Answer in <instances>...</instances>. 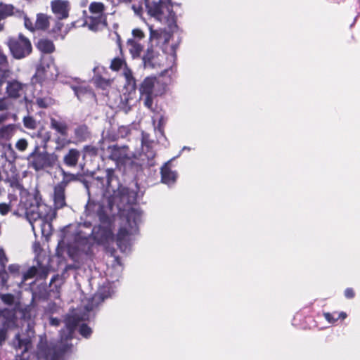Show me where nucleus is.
Masks as SVG:
<instances>
[{"label": "nucleus", "instance_id": "f257e3e1", "mask_svg": "<svg viewBox=\"0 0 360 360\" xmlns=\"http://www.w3.org/2000/svg\"><path fill=\"white\" fill-rule=\"evenodd\" d=\"M117 179L114 177L112 169L105 170V176H97L94 179L90 186H87L89 195L94 186L101 190L102 198L101 201L95 202L89 200L86 205L85 213L90 217H97L100 224L91 229L90 221H84L78 224L74 233L73 243L69 247V253L76 259L82 255H88L91 252L94 243H105L113 238L112 222L108 216V212L113 205H117L119 210L124 208L125 205L134 203L137 193L128 188L112 185Z\"/></svg>", "mask_w": 360, "mask_h": 360}, {"label": "nucleus", "instance_id": "f03ea898", "mask_svg": "<svg viewBox=\"0 0 360 360\" xmlns=\"http://www.w3.org/2000/svg\"><path fill=\"white\" fill-rule=\"evenodd\" d=\"M176 28L153 29L152 26L150 30V43L151 47L148 48L146 53L143 57V63L145 68H155L163 66L165 54H169L174 57L175 47L169 45L172 37V33Z\"/></svg>", "mask_w": 360, "mask_h": 360}, {"label": "nucleus", "instance_id": "7ed1b4c3", "mask_svg": "<svg viewBox=\"0 0 360 360\" xmlns=\"http://www.w3.org/2000/svg\"><path fill=\"white\" fill-rule=\"evenodd\" d=\"M96 302L91 300V303L85 307V311L82 314L80 309H77L68 314L65 320V328L60 332V349L62 352H66L72 346L68 341L72 339L75 328L82 321L89 319V313L93 310Z\"/></svg>", "mask_w": 360, "mask_h": 360}, {"label": "nucleus", "instance_id": "20e7f679", "mask_svg": "<svg viewBox=\"0 0 360 360\" xmlns=\"http://www.w3.org/2000/svg\"><path fill=\"white\" fill-rule=\"evenodd\" d=\"M167 86V82L164 81L163 75L146 77L139 86L140 101L146 108L153 110L154 99L166 92Z\"/></svg>", "mask_w": 360, "mask_h": 360}, {"label": "nucleus", "instance_id": "39448f33", "mask_svg": "<svg viewBox=\"0 0 360 360\" xmlns=\"http://www.w3.org/2000/svg\"><path fill=\"white\" fill-rule=\"evenodd\" d=\"M146 7L149 15L170 29L176 28V15L170 0H146Z\"/></svg>", "mask_w": 360, "mask_h": 360}, {"label": "nucleus", "instance_id": "423d86ee", "mask_svg": "<svg viewBox=\"0 0 360 360\" xmlns=\"http://www.w3.org/2000/svg\"><path fill=\"white\" fill-rule=\"evenodd\" d=\"M142 212L135 208L128 210L126 216V225L121 227L117 235V243L122 251H126L130 245L131 236L137 233L139 224L141 220Z\"/></svg>", "mask_w": 360, "mask_h": 360}, {"label": "nucleus", "instance_id": "0eeeda50", "mask_svg": "<svg viewBox=\"0 0 360 360\" xmlns=\"http://www.w3.org/2000/svg\"><path fill=\"white\" fill-rule=\"evenodd\" d=\"M51 212V208L45 204H37L26 208L25 216L34 232L37 226H39L43 235L49 232L51 228V224L49 221L51 219L49 216Z\"/></svg>", "mask_w": 360, "mask_h": 360}, {"label": "nucleus", "instance_id": "6e6552de", "mask_svg": "<svg viewBox=\"0 0 360 360\" xmlns=\"http://www.w3.org/2000/svg\"><path fill=\"white\" fill-rule=\"evenodd\" d=\"M27 165L37 172L53 167L58 161L57 155L46 150H41L38 145L27 157Z\"/></svg>", "mask_w": 360, "mask_h": 360}, {"label": "nucleus", "instance_id": "1a4fd4ad", "mask_svg": "<svg viewBox=\"0 0 360 360\" xmlns=\"http://www.w3.org/2000/svg\"><path fill=\"white\" fill-rule=\"evenodd\" d=\"M90 15L86 17L84 24L90 30L96 32L105 28L107 25L105 7L103 3L92 2L89 5Z\"/></svg>", "mask_w": 360, "mask_h": 360}, {"label": "nucleus", "instance_id": "9d476101", "mask_svg": "<svg viewBox=\"0 0 360 360\" xmlns=\"http://www.w3.org/2000/svg\"><path fill=\"white\" fill-rule=\"evenodd\" d=\"M100 149L104 152V154L110 160L115 161L117 165H123L129 162L134 154L130 151L126 146H118L117 145L108 146L105 148V141L103 139L99 141Z\"/></svg>", "mask_w": 360, "mask_h": 360}, {"label": "nucleus", "instance_id": "9b49d317", "mask_svg": "<svg viewBox=\"0 0 360 360\" xmlns=\"http://www.w3.org/2000/svg\"><path fill=\"white\" fill-rule=\"evenodd\" d=\"M7 45L15 59L25 58L32 52V45L30 40L21 34L18 37L9 38Z\"/></svg>", "mask_w": 360, "mask_h": 360}, {"label": "nucleus", "instance_id": "f8f14e48", "mask_svg": "<svg viewBox=\"0 0 360 360\" xmlns=\"http://www.w3.org/2000/svg\"><path fill=\"white\" fill-rule=\"evenodd\" d=\"M58 75V71L52 62L44 61L37 66L36 73L32 78V83H43L46 80H54Z\"/></svg>", "mask_w": 360, "mask_h": 360}, {"label": "nucleus", "instance_id": "ddd939ff", "mask_svg": "<svg viewBox=\"0 0 360 360\" xmlns=\"http://www.w3.org/2000/svg\"><path fill=\"white\" fill-rule=\"evenodd\" d=\"M17 326L15 309L0 310V345L5 341L6 330Z\"/></svg>", "mask_w": 360, "mask_h": 360}, {"label": "nucleus", "instance_id": "4468645a", "mask_svg": "<svg viewBox=\"0 0 360 360\" xmlns=\"http://www.w3.org/2000/svg\"><path fill=\"white\" fill-rule=\"evenodd\" d=\"M110 68L115 71L122 69V75L125 79V86L129 91L135 90L136 79L133 76L131 70L127 67L124 60L120 58H114L111 62Z\"/></svg>", "mask_w": 360, "mask_h": 360}, {"label": "nucleus", "instance_id": "2eb2a0df", "mask_svg": "<svg viewBox=\"0 0 360 360\" xmlns=\"http://www.w3.org/2000/svg\"><path fill=\"white\" fill-rule=\"evenodd\" d=\"M6 82V93L9 98H18L23 96L25 102H27V98L25 96V93L27 89V85L26 84L22 83L16 79H11Z\"/></svg>", "mask_w": 360, "mask_h": 360}, {"label": "nucleus", "instance_id": "dca6fc26", "mask_svg": "<svg viewBox=\"0 0 360 360\" xmlns=\"http://www.w3.org/2000/svg\"><path fill=\"white\" fill-rule=\"evenodd\" d=\"M34 336V331L29 329L27 335L16 334L13 340V347L20 351L22 355H24L32 347V337Z\"/></svg>", "mask_w": 360, "mask_h": 360}, {"label": "nucleus", "instance_id": "f3484780", "mask_svg": "<svg viewBox=\"0 0 360 360\" xmlns=\"http://www.w3.org/2000/svg\"><path fill=\"white\" fill-rule=\"evenodd\" d=\"M119 278V276H117ZM118 281V278L112 281H107L101 286L96 293L92 297L93 302H96L98 304V301L103 302L105 299L110 297L114 292L116 285L115 281Z\"/></svg>", "mask_w": 360, "mask_h": 360}, {"label": "nucleus", "instance_id": "a211bd4d", "mask_svg": "<svg viewBox=\"0 0 360 360\" xmlns=\"http://www.w3.org/2000/svg\"><path fill=\"white\" fill-rule=\"evenodd\" d=\"M16 131L17 127L14 124H5L0 127V144L4 146L5 149L13 151L12 145L6 142L12 139Z\"/></svg>", "mask_w": 360, "mask_h": 360}, {"label": "nucleus", "instance_id": "6ab92c4d", "mask_svg": "<svg viewBox=\"0 0 360 360\" xmlns=\"http://www.w3.org/2000/svg\"><path fill=\"white\" fill-rule=\"evenodd\" d=\"M68 184V180H62L54 187L53 200L56 209H61L66 205L65 189Z\"/></svg>", "mask_w": 360, "mask_h": 360}, {"label": "nucleus", "instance_id": "aec40b11", "mask_svg": "<svg viewBox=\"0 0 360 360\" xmlns=\"http://www.w3.org/2000/svg\"><path fill=\"white\" fill-rule=\"evenodd\" d=\"M51 8L58 19L67 18L70 10V3L66 0H53L51 1Z\"/></svg>", "mask_w": 360, "mask_h": 360}, {"label": "nucleus", "instance_id": "412c9836", "mask_svg": "<svg viewBox=\"0 0 360 360\" xmlns=\"http://www.w3.org/2000/svg\"><path fill=\"white\" fill-rule=\"evenodd\" d=\"M105 70L104 68L101 65H96L94 68L93 72L94 73V80L95 84L105 89L108 86H110L112 80L109 79H105L101 76V74Z\"/></svg>", "mask_w": 360, "mask_h": 360}, {"label": "nucleus", "instance_id": "4be33fe9", "mask_svg": "<svg viewBox=\"0 0 360 360\" xmlns=\"http://www.w3.org/2000/svg\"><path fill=\"white\" fill-rule=\"evenodd\" d=\"M169 162H167L161 168L162 181L167 185L174 184L176 179V172L172 171L169 167Z\"/></svg>", "mask_w": 360, "mask_h": 360}, {"label": "nucleus", "instance_id": "5701e85b", "mask_svg": "<svg viewBox=\"0 0 360 360\" xmlns=\"http://www.w3.org/2000/svg\"><path fill=\"white\" fill-rule=\"evenodd\" d=\"M80 157V152L75 148L69 150L63 158L64 163L68 167H75Z\"/></svg>", "mask_w": 360, "mask_h": 360}, {"label": "nucleus", "instance_id": "b1692460", "mask_svg": "<svg viewBox=\"0 0 360 360\" xmlns=\"http://www.w3.org/2000/svg\"><path fill=\"white\" fill-rule=\"evenodd\" d=\"M143 154L141 155L142 160H145V158L148 160L147 165L148 166H153L154 165L153 158L155 156V150L149 145L143 146Z\"/></svg>", "mask_w": 360, "mask_h": 360}, {"label": "nucleus", "instance_id": "393cba45", "mask_svg": "<svg viewBox=\"0 0 360 360\" xmlns=\"http://www.w3.org/2000/svg\"><path fill=\"white\" fill-rule=\"evenodd\" d=\"M37 48L43 53H50L53 52L55 46L52 41L46 39H41L37 43Z\"/></svg>", "mask_w": 360, "mask_h": 360}, {"label": "nucleus", "instance_id": "a878e982", "mask_svg": "<svg viewBox=\"0 0 360 360\" xmlns=\"http://www.w3.org/2000/svg\"><path fill=\"white\" fill-rule=\"evenodd\" d=\"M51 127L56 130L58 133L60 134L62 136H66L68 134V128L64 122L51 118Z\"/></svg>", "mask_w": 360, "mask_h": 360}, {"label": "nucleus", "instance_id": "bb28decb", "mask_svg": "<svg viewBox=\"0 0 360 360\" xmlns=\"http://www.w3.org/2000/svg\"><path fill=\"white\" fill-rule=\"evenodd\" d=\"M127 47L133 58L139 56L143 49L141 44L134 39L127 41Z\"/></svg>", "mask_w": 360, "mask_h": 360}, {"label": "nucleus", "instance_id": "cd10ccee", "mask_svg": "<svg viewBox=\"0 0 360 360\" xmlns=\"http://www.w3.org/2000/svg\"><path fill=\"white\" fill-rule=\"evenodd\" d=\"M75 134L76 138L79 141H83L86 140L89 137V131L86 126L81 125L77 127L75 129Z\"/></svg>", "mask_w": 360, "mask_h": 360}, {"label": "nucleus", "instance_id": "c85d7f7f", "mask_svg": "<svg viewBox=\"0 0 360 360\" xmlns=\"http://www.w3.org/2000/svg\"><path fill=\"white\" fill-rule=\"evenodd\" d=\"M9 203L1 202L0 203V214L2 216L6 215L11 210L13 202L17 200L16 196L13 194L8 195Z\"/></svg>", "mask_w": 360, "mask_h": 360}, {"label": "nucleus", "instance_id": "c756f323", "mask_svg": "<svg viewBox=\"0 0 360 360\" xmlns=\"http://www.w3.org/2000/svg\"><path fill=\"white\" fill-rule=\"evenodd\" d=\"M35 29L45 30L48 27L49 20L46 15L38 14L35 22Z\"/></svg>", "mask_w": 360, "mask_h": 360}, {"label": "nucleus", "instance_id": "7c9ffc66", "mask_svg": "<svg viewBox=\"0 0 360 360\" xmlns=\"http://www.w3.org/2000/svg\"><path fill=\"white\" fill-rule=\"evenodd\" d=\"M15 8L11 4H1L0 5V17L6 18L11 15L14 13Z\"/></svg>", "mask_w": 360, "mask_h": 360}, {"label": "nucleus", "instance_id": "2f4dec72", "mask_svg": "<svg viewBox=\"0 0 360 360\" xmlns=\"http://www.w3.org/2000/svg\"><path fill=\"white\" fill-rule=\"evenodd\" d=\"M72 89L75 91V94L79 100H81L84 95H91V90L86 87L73 86Z\"/></svg>", "mask_w": 360, "mask_h": 360}, {"label": "nucleus", "instance_id": "473e14b6", "mask_svg": "<svg viewBox=\"0 0 360 360\" xmlns=\"http://www.w3.org/2000/svg\"><path fill=\"white\" fill-rule=\"evenodd\" d=\"M13 105V102L8 98H0V111L11 110Z\"/></svg>", "mask_w": 360, "mask_h": 360}, {"label": "nucleus", "instance_id": "72a5a7b5", "mask_svg": "<svg viewBox=\"0 0 360 360\" xmlns=\"http://www.w3.org/2000/svg\"><path fill=\"white\" fill-rule=\"evenodd\" d=\"M23 124L25 127L29 129H34L37 127V122L31 116L25 117L23 118Z\"/></svg>", "mask_w": 360, "mask_h": 360}, {"label": "nucleus", "instance_id": "f704fd0d", "mask_svg": "<svg viewBox=\"0 0 360 360\" xmlns=\"http://www.w3.org/2000/svg\"><path fill=\"white\" fill-rule=\"evenodd\" d=\"M38 274V269L35 266L30 267L22 276V281L24 282L26 280L33 278L34 276Z\"/></svg>", "mask_w": 360, "mask_h": 360}, {"label": "nucleus", "instance_id": "c9c22d12", "mask_svg": "<svg viewBox=\"0 0 360 360\" xmlns=\"http://www.w3.org/2000/svg\"><path fill=\"white\" fill-rule=\"evenodd\" d=\"M28 147V142L25 139H20L18 140L15 143V148L20 152H24Z\"/></svg>", "mask_w": 360, "mask_h": 360}, {"label": "nucleus", "instance_id": "e433bc0d", "mask_svg": "<svg viewBox=\"0 0 360 360\" xmlns=\"http://www.w3.org/2000/svg\"><path fill=\"white\" fill-rule=\"evenodd\" d=\"M37 103L41 108H47L53 103V101L51 98H38Z\"/></svg>", "mask_w": 360, "mask_h": 360}, {"label": "nucleus", "instance_id": "4c0bfd02", "mask_svg": "<svg viewBox=\"0 0 360 360\" xmlns=\"http://www.w3.org/2000/svg\"><path fill=\"white\" fill-rule=\"evenodd\" d=\"M84 155L94 156L98 153V148L94 146H86L84 148Z\"/></svg>", "mask_w": 360, "mask_h": 360}, {"label": "nucleus", "instance_id": "58836bf2", "mask_svg": "<svg viewBox=\"0 0 360 360\" xmlns=\"http://www.w3.org/2000/svg\"><path fill=\"white\" fill-rule=\"evenodd\" d=\"M79 333L84 338H88L91 335L92 330L91 328L86 324H82L79 329Z\"/></svg>", "mask_w": 360, "mask_h": 360}, {"label": "nucleus", "instance_id": "ea45409f", "mask_svg": "<svg viewBox=\"0 0 360 360\" xmlns=\"http://www.w3.org/2000/svg\"><path fill=\"white\" fill-rule=\"evenodd\" d=\"M2 302L8 305H12L14 302V296L11 294H4L1 296Z\"/></svg>", "mask_w": 360, "mask_h": 360}, {"label": "nucleus", "instance_id": "a19ab883", "mask_svg": "<svg viewBox=\"0 0 360 360\" xmlns=\"http://www.w3.org/2000/svg\"><path fill=\"white\" fill-rule=\"evenodd\" d=\"M38 356H39V357H44V358H47V356H48L46 349L44 348L43 339L41 337L40 342L38 345Z\"/></svg>", "mask_w": 360, "mask_h": 360}, {"label": "nucleus", "instance_id": "79ce46f5", "mask_svg": "<svg viewBox=\"0 0 360 360\" xmlns=\"http://www.w3.org/2000/svg\"><path fill=\"white\" fill-rule=\"evenodd\" d=\"M323 316L325 319L330 323H335L338 321L337 314L324 313Z\"/></svg>", "mask_w": 360, "mask_h": 360}, {"label": "nucleus", "instance_id": "37998d69", "mask_svg": "<svg viewBox=\"0 0 360 360\" xmlns=\"http://www.w3.org/2000/svg\"><path fill=\"white\" fill-rule=\"evenodd\" d=\"M7 262L8 259L6 257L4 251L3 250V249H0V267L4 269Z\"/></svg>", "mask_w": 360, "mask_h": 360}, {"label": "nucleus", "instance_id": "c03bdc74", "mask_svg": "<svg viewBox=\"0 0 360 360\" xmlns=\"http://www.w3.org/2000/svg\"><path fill=\"white\" fill-rule=\"evenodd\" d=\"M56 143H57V147H56V149L57 150H59L62 148H63L65 145H67L68 143H70V141H68L65 138H58L56 141Z\"/></svg>", "mask_w": 360, "mask_h": 360}, {"label": "nucleus", "instance_id": "a18cd8bd", "mask_svg": "<svg viewBox=\"0 0 360 360\" xmlns=\"http://www.w3.org/2000/svg\"><path fill=\"white\" fill-rule=\"evenodd\" d=\"M24 23L25 26L27 29L30 30V31H34L35 29V24H34L31 20H30L28 18L25 17L24 18Z\"/></svg>", "mask_w": 360, "mask_h": 360}, {"label": "nucleus", "instance_id": "49530a36", "mask_svg": "<svg viewBox=\"0 0 360 360\" xmlns=\"http://www.w3.org/2000/svg\"><path fill=\"white\" fill-rule=\"evenodd\" d=\"M0 278L1 280L2 285H5L8 282V275L4 269H3V270L0 271Z\"/></svg>", "mask_w": 360, "mask_h": 360}, {"label": "nucleus", "instance_id": "de8ad7c7", "mask_svg": "<svg viewBox=\"0 0 360 360\" xmlns=\"http://www.w3.org/2000/svg\"><path fill=\"white\" fill-rule=\"evenodd\" d=\"M60 170H61V172L63 175V180H68V182L71 180H73L75 179V175L72 174H70V173H68L66 172L63 169L60 168Z\"/></svg>", "mask_w": 360, "mask_h": 360}, {"label": "nucleus", "instance_id": "09e8293b", "mask_svg": "<svg viewBox=\"0 0 360 360\" xmlns=\"http://www.w3.org/2000/svg\"><path fill=\"white\" fill-rule=\"evenodd\" d=\"M8 269L11 274H18L20 271V266L16 264H13L8 266Z\"/></svg>", "mask_w": 360, "mask_h": 360}, {"label": "nucleus", "instance_id": "8fccbe9b", "mask_svg": "<svg viewBox=\"0 0 360 360\" xmlns=\"http://www.w3.org/2000/svg\"><path fill=\"white\" fill-rule=\"evenodd\" d=\"M133 36L136 38L142 39L144 37L143 32L139 29H135L132 31Z\"/></svg>", "mask_w": 360, "mask_h": 360}, {"label": "nucleus", "instance_id": "3c124183", "mask_svg": "<svg viewBox=\"0 0 360 360\" xmlns=\"http://www.w3.org/2000/svg\"><path fill=\"white\" fill-rule=\"evenodd\" d=\"M345 296L349 299L353 298L354 296V290L352 288H347L345 291Z\"/></svg>", "mask_w": 360, "mask_h": 360}, {"label": "nucleus", "instance_id": "603ef678", "mask_svg": "<svg viewBox=\"0 0 360 360\" xmlns=\"http://www.w3.org/2000/svg\"><path fill=\"white\" fill-rule=\"evenodd\" d=\"M60 321L56 318H51L50 323L52 326H58Z\"/></svg>", "mask_w": 360, "mask_h": 360}, {"label": "nucleus", "instance_id": "864d4df0", "mask_svg": "<svg viewBox=\"0 0 360 360\" xmlns=\"http://www.w3.org/2000/svg\"><path fill=\"white\" fill-rule=\"evenodd\" d=\"M133 9L137 15H141V8H140L139 6L136 7V6H133Z\"/></svg>", "mask_w": 360, "mask_h": 360}, {"label": "nucleus", "instance_id": "5fc2aeb1", "mask_svg": "<svg viewBox=\"0 0 360 360\" xmlns=\"http://www.w3.org/2000/svg\"><path fill=\"white\" fill-rule=\"evenodd\" d=\"M7 119V115L5 114H0V124L6 121Z\"/></svg>", "mask_w": 360, "mask_h": 360}, {"label": "nucleus", "instance_id": "6e6d98bb", "mask_svg": "<svg viewBox=\"0 0 360 360\" xmlns=\"http://www.w3.org/2000/svg\"><path fill=\"white\" fill-rule=\"evenodd\" d=\"M337 317H338V319H344L346 317V314L344 312H341V313L337 314Z\"/></svg>", "mask_w": 360, "mask_h": 360}, {"label": "nucleus", "instance_id": "4d7b16f0", "mask_svg": "<svg viewBox=\"0 0 360 360\" xmlns=\"http://www.w3.org/2000/svg\"><path fill=\"white\" fill-rule=\"evenodd\" d=\"M17 188H18L22 193H27V191L25 190L22 189V187L19 184L17 185Z\"/></svg>", "mask_w": 360, "mask_h": 360}, {"label": "nucleus", "instance_id": "13d9d810", "mask_svg": "<svg viewBox=\"0 0 360 360\" xmlns=\"http://www.w3.org/2000/svg\"><path fill=\"white\" fill-rule=\"evenodd\" d=\"M1 20H4V18H2L1 17H0V21H1ZM4 30V23H2L1 22H0V32Z\"/></svg>", "mask_w": 360, "mask_h": 360}, {"label": "nucleus", "instance_id": "bf43d9fd", "mask_svg": "<svg viewBox=\"0 0 360 360\" xmlns=\"http://www.w3.org/2000/svg\"><path fill=\"white\" fill-rule=\"evenodd\" d=\"M117 1L119 3H120V2L129 3V2H131V0H117Z\"/></svg>", "mask_w": 360, "mask_h": 360}, {"label": "nucleus", "instance_id": "052dcab7", "mask_svg": "<svg viewBox=\"0 0 360 360\" xmlns=\"http://www.w3.org/2000/svg\"><path fill=\"white\" fill-rule=\"evenodd\" d=\"M190 150V148L186 147V146H184V147L182 148V150Z\"/></svg>", "mask_w": 360, "mask_h": 360}, {"label": "nucleus", "instance_id": "680f3d73", "mask_svg": "<svg viewBox=\"0 0 360 360\" xmlns=\"http://www.w3.org/2000/svg\"><path fill=\"white\" fill-rule=\"evenodd\" d=\"M59 25H60V23H59V22H58V23L57 24L58 30H60V27H59Z\"/></svg>", "mask_w": 360, "mask_h": 360}]
</instances>
